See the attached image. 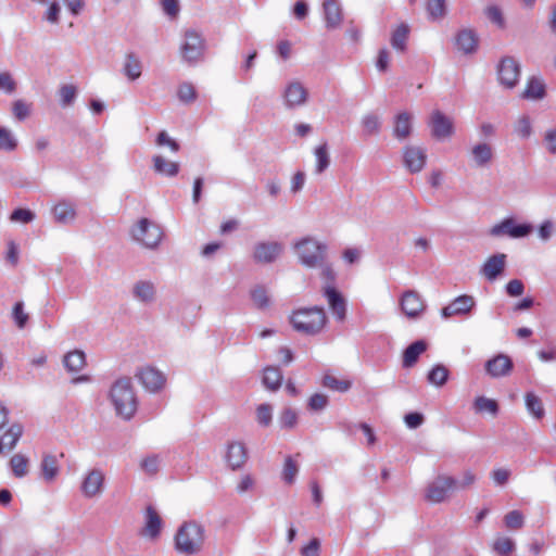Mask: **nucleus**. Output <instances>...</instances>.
I'll return each instance as SVG.
<instances>
[{"label": "nucleus", "mask_w": 556, "mask_h": 556, "mask_svg": "<svg viewBox=\"0 0 556 556\" xmlns=\"http://www.w3.org/2000/svg\"><path fill=\"white\" fill-rule=\"evenodd\" d=\"M198 93L191 83L184 81L177 87V98L185 104H191L197 100Z\"/></svg>", "instance_id": "de8ad7c7"}, {"label": "nucleus", "mask_w": 556, "mask_h": 556, "mask_svg": "<svg viewBox=\"0 0 556 556\" xmlns=\"http://www.w3.org/2000/svg\"><path fill=\"white\" fill-rule=\"evenodd\" d=\"M505 526L508 529L518 530L525 525V517L520 510H511L504 518Z\"/></svg>", "instance_id": "052dcab7"}, {"label": "nucleus", "mask_w": 556, "mask_h": 556, "mask_svg": "<svg viewBox=\"0 0 556 556\" xmlns=\"http://www.w3.org/2000/svg\"><path fill=\"white\" fill-rule=\"evenodd\" d=\"M473 408L478 414H489L492 417H495L498 413V405L496 401L485 396L476 397Z\"/></svg>", "instance_id": "37998d69"}, {"label": "nucleus", "mask_w": 556, "mask_h": 556, "mask_svg": "<svg viewBox=\"0 0 556 556\" xmlns=\"http://www.w3.org/2000/svg\"><path fill=\"white\" fill-rule=\"evenodd\" d=\"M485 370L493 378L504 377L513 370V362L509 356L498 354L485 363Z\"/></svg>", "instance_id": "a878e982"}, {"label": "nucleus", "mask_w": 556, "mask_h": 556, "mask_svg": "<svg viewBox=\"0 0 556 556\" xmlns=\"http://www.w3.org/2000/svg\"><path fill=\"white\" fill-rule=\"evenodd\" d=\"M291 249L298 263L307 269H315L321 266L328 258L329 247L327 242L314 236H303L292 242Z\"/></svg>", "instance_id": "f03ea898"}, {"label": "nucleus", "mask_w": 556, "mask_h": 556, "mask_svg": "<svg viewBox=\"0 0 556 556\" xmlns=\"http://www.w3.org/2000/svg\"><path fill=\"white\" fill-rule=\"evenodd\" d=\"M500 84L506 89H513L520 78V64L511 56H505L497 66Z\"/></svg>", "instance_id": "2eb2a0df"}, {"label": "nucleus", "mask_w": 556, "mask_h": 556, "mask_svg": "<svg viewBox=\"0 0 556 556\" xmlns=\"http://www.w3.org/2000/svg\"><path fill=\"white\" fill-rule=\"evenodd\" d=\"M289 320L295 331L306 336H315L325 328L327 316L323 307H303L293 311Z\"/></svg>", "instance_id": "20e7f679"}, {"label": "nucleus", "mask_w": 556, "mask_h": 556, "mask_svg": "<svg viewBox=\"0 0 556 556\" xmlns=\"http://www.w3.org/2000/svg\"><path fill=\"white\" fill-rule=\"evenodd\" d=\"M24 432L23 426L12 424L0 437V455L7 454L15 448Z\"/></svg>", "instance_id": "bb28decb"}, {"label": "nucleus", "mask_w": 556, "mask_h": 556, "mask_svg": "<svg viewBox=\"0 0 556 556\" xmlns=\"http://www.w3.org/2000/svg\"><path fill=\"white\" fill-rule=\"evenodd\" d=\"M429 126L431 135L438 140H445L454 134L453 119L439 110L431 112Z\"/></svg>", "instance_id": "a211bd4d"}, {"label": "nucleus", "mask_w": 556, "mask_h": 556, "mask_svg": "<svg viewBox=\"0 0 556 556\" xmlns=\"http://www.w3.org/2000/svg\"><path fill=\"white\" fill-rule=\"evenodd\" d=\"M427 151L419 146H406L403 149V163L410 174L420 173L427 164Z\"/></svg>", "instance_id": "6ab92c4d"}, {"label": "nucleus", "mask_w": 556, "mask_h": 556, "mask_svg": "<svg viewBox=\"0 0 556 556\" xmlns=\"http://www.w3.org/2000/svg\"><path fill=\"white\" fill-rule=\"evenodd\" d=\"M285 250L279 241H262L255 244L253 260L257 264H271L280 258Z\"/></svg>", "instance_id": "ddd939ff"}, {"label": "nucleus", "mask_w": 556, "mask_h": 556, "mask_svg": "<svg viewBox=\"0 0 556 556\" xmlns=\"http://www.w3.org/2000/svg\"><path fill=\"white\" fill-rule=\"evenodd\" d=\"M514 134L520 139H528L532 135V122L527 115H521L514 124Z\"/></svg>", "instance_id": "09e8293b"}, {"label": "nucleus", "mask_w": 556, "mask_h": 556, "mask_svg": "<svg viewBox=\"0 0 556 556\" xmlns=\"http://www.w3.org/2000/svg\"><path fill=\"white\" fill-rule=\"evenodd\" d=\"M251 299L257 308H267L270 300L267 290L264 287L257 286L251 290Z\"/></svg>", "instance_id": "603ef678"}, {"label": "nucleus", "mask_w": 556, "mask_h": 556, "mask_svg": "<svg viewBox=\"0 0 556 556\" xmlns=\"http://www.w3.org/2000/svg\"><path fill=\"white\" fill-rule=\"evenodd\" d=\"M324 296L327 300L330 311L338 321H344L346 318V301L343 295L334 288L324 286Z\"/></svg>", "instance_id": "5701e85b"}, {"label": "nucleus", "mask_w": 556, "mask_h": 556, "mask_svg": "<svg viewBox=\"0 0 556 556\" xmlns=\"http://www.w3.org/2000/svg\"><path fill=\"white\" fill-rule=\"evenodd\" d=\"M448 379V369L443 365H435L428 374L429 383L443 387Z\"/></svg>", "instance_id": "8fccbe9b"}, {"label": "nucleus", "mask_w": 556, "mask_h": 556, "mask_svg": "<svg viewBox=\"0 0 556 556\" xmlns=\"http://www.w3.org/2000/svg\"><path fill=\"white\" fill-rule=\"evenodd\" d=\"M427 349V345L424 341H416L412 343L405 351L403 355V366L412 367Z\"/></svg>", "instance_id": "e433bc0d"}, {"label": "nucleus", "mask_w": 556, "mask_h": 556, "mask_svg": "<svg viewBox=\"0 0 556 556\" xmlns=\"http://www.w3.org/2000/svg\"><path fill=\"white\" fill-rule=\"evenodd\" d=\"M308 100V89L298 79L288 81L281 90V101L286 110L303 108L307 104Z\"/></svg>", "instance_id": "1a4fd4ad"}, {"label": "nucleus", "mask_w": 556, "mask_h": 556, "mask_svg": "<svg viewBox=\"0 0 556 556\" xmlns=\"http://www.w3.org/2000/svg\"><path fill=\"white\" fill-rule=\"evenodd\" d=\"M408 34L409 27L407 24L402 23L397 25L391 36L392 47L400 52L405 51Z\"/></svg>", "instance_id": "4c0bfd02"}, {"label": "nucleus", "mask_w": 556, "mask_h": 556, "mask_svg": "<svg viewBox=\"0 0 556 556\" xmlns=\"http://www.w3.org/2000/svg\"><path fill=\"white\" fill-rule=\"evenodd\" d=\"M53 220L61 225H71L76 220L77 211L75 204L70 200H60L51 207Z\"/></svg>", "instance_id": "b1692460"}, {"label": "nucleus", "mask_w": 556, "mask_h": 556, "mask_svg": "<svg viewBox=\"0 0 556 556\" xmlns=\"http://www.w3.org/2000/svg\"><path fill=\"white\" fill-rule=\"evenodd\" d=\"M525 403L528 413L535 419L543 418L545 410L541 399L532 392H528L525 395Z\"/></svg>", "instance_id": "ea45409f"}, {"label": "nucleus", "mask_w": 556, "mask_h": 556, "mask_svg": "<svg viewBox=\"0 0 556 556\" xmlns=\"http://www.w3.org/2000/svg\"><path fill=\"white\" fill-rule=\"evenodd\" d=\"M10 468L16 478H24L28 473L29 459L25 455L17 453L10 459Z\"/></svg>", "instance_id": "79ce46f5"}, {"label": "nucleus", "mask_w": 556, "mask_h": 556, "mask_svg": "<svg viewBox=\"0 0 556 556\" xmlns=\"http://www.w3.org/2000/svg\"><path fill=\"white\" fill-rule=\"evenodd\" d=\"M162 228L148 218H140L130 229L131 239L144 249H156L163 239Z\"/></svg>", "instance_id": "423d86ee"}, {"label": "nucleus", "mask_w": 556, "mask_h": 556, "mask_svg": "<svg viewBox=\"0 0 556 556\" xmlns=\"http://www.w3.org/2000/svg\"><path fill=\"white\" fill-rule=\"evenodd\" d=\"M530 224H517L511 217L505 218L502 222L493 225L489 231L492 237H509L513 239L525 238L532 231Z\"/></svg>", "instance_id": "9b49d317"}, {"label": "nucleus", "mask_w": 556, "mask_h": 556, "mask_svg": "<svg viewBox=\"0 0 556 556\" xmlns=\"http://www.w3.org/2000/svg\"><path fill=\"white\" fill-rule=\"evenodd\" d=\"M476 306V300L472 295L462 294L455 298L448 305L441 309V316L445 319L453 316L469 314Z\"/></svg>", "instance_id": "4be33fe9"}, {"label": "nucleus", "mask_w": 556, "mask_h": 556, "mask_svg": "<svg viewBox=\"0 0 556 556\" xmlns=\"http://www.w3.org/2000/svg\"><path fill=\"white\" fill-rule=\"evenodd\" d=\"M35 218V214L27 208H16L12 212L10 219L14 223H23L27 224L33 222Z\"/></svg>", "instance_id": "774afa93"}, {"label": "nucleus", "mask_w": 556, "mask_h": 556, "mask_svg": "<svg viewBox=\"0 0 556 556\" xmlns=\"http://www.w3.org/2000/svg\"><path fill=\"white\" fill-rule=\"evenodd\" d=\"M206 50L205 40L195 29H186L178 47L181 61L189 65H195L203 60Z\"/></svg>", "instance_id": "39448f33"}, {"label": "nucleus", "mask_w": 556, "mask_h": 556, "mask_svg": "<svg viewBox=\"0 0 556 556\" xmlns=\"http://www.w3.org/2000/svg\"><path fill=\"white\" fill-rule=\"evenodd\" d=\"M12 112L17 121H25L30 115V104L21 99L16 100L12 104Z\"/></svg>", "instance_id": "e2e57ef3"}, {"label": "nucleus", "mask_w": 556, "mask_h": 556, "mask_svg": "<svg viewBox=\"0 0 556 556\" xmlns=\"http://www.w3.org/2000/svg\"><path fill=\"white\" fill-rule=\"evenodd\" d=\"M224 458L230 469L237 470L242 468L248 460L245 444L238 440L228 441Z\"/></svg>", "instance_id": "412c9836"}, {"label": "nucleus", "mask_w": 556, "mask_h": 556, "mask_svg": "<svg viewBox=\"0 0 556 556\" xmlns=\"http://www.w3.org/2000/svg\"><path fill=\"white\" fill-rule=\"evenodd\" d=\"M428 18L432 22L442 21L446 15L445 0H428L426 5Z\"/></svg>", "instance_id": "a19ab883"}, {"label": "nucleus", "mask_w": 556, "mask_h": 556, "mask_svg": "<svg viewBox=\"0 0 556 556\" xmlns=\"http://www.w3.org/2000/svg\"><path fill=\"white\" fill-rule=\"evenodd\" d=\"M135 377L149 393H159L166 386V376L160 369L151 365H144L137 369Z\"/></svg>", "instance_id": "9d476101"}, {"label": "nucleus", "mask_w": 556, "mask_h": 556, "mask_svg": "<svg viewBox=\"0 0 556 556\" xmlns=\"http://www.w3.org/2000/svg\"><path fill=\"white\" fill-rule=\"evenodd\" d=\"M273 419V408L269 404H261L256 408V420L263 427H268Z\"/></svg>", "instance_id": "680f3d73"}, {"label": "nucleus", "mask_w": 556, "mask_h": 556, "mask_svg": "<svg viewBox=\"0 0 556 556\" xmlns=\"http://www.w3.org/2000/svg\"><path fill=\"white\" fill-rule=\"evenodd\" d=\"M484 14L488 17V20L494 25H496L498 28H505L506 22L500 7L489 5L484 9Z\"/></svg>", "instance_id": "5fc2aeb1"}, {"label": "nucleus", "mask_w": 556, "mask_h": 556, "mask_svg": "<svg viewBox=\"0 0 556 556\" xmlns=\"http://www.w3.org/2000/svg\"><path fill=\"white\" fill-rule=\"evenodd\" d=\"M454 47L464 55L475 54L479 49L478 33L470 27L458 29L454 36Z\"/></svg>", "instance_id": "f3484780"}, {"label": "nucleus", "mask_w": 556, "mask_h": 556, "mask_svg": "<svg viewBox=\"0 0 556 556\" xmlns=\"http://www.w3.org/2000/svg\"><path fill=\"white\" fill-rule=\"evenodd\" d=\"M400 307L407 318L417 319L425 313L427 305L417 291L406 290L400 298Z\"/></svg>", "instance_id": "4468645a"}, {"label": "nucleus", "mask_w": 556, "mask_h": 556, "mask_svg": "<svg viewBox=\"0 0 556 556\" xmlns=\"http://www.w3.org/2000/svg\"><path fill=\"white\" fill-rule=\"evenodd\" d=\"M316 269H319V277L324 281V286L334 287L337 271L334 270L333 265L328 262V258L324 261L321 266H317Z\"/></svg>", "instance_id": "3c124183"}, {"label": "nucleus", "mask_w": 556, "mask_h": 556, "mask_svg": "<svg viewBox=\"0 0 556 556\" xmlns=\"http://www.w3.org/2000/svg\"><path fill=\"white\" fill-rule=\"evenodd\" d=\"M477 480V476L472 470H465L462 472L460 477L454 478L455 481V491L467 490L471 488Z\"/></svg>", "instance_id": "bf43d9fd"}, {"label": "nucleus", "mask_w": 556, "mask_h": 556, "mask_svg": "<svg viewBox=\"0 0 556 556\" xmlns=\"http://www.w3.org/2000/svg\"><path fill=\"white\" fill-rule=\"evenodd\" d=\"M106 485L105 472L100 467L87 469L80 479L79 491L84 498L94 500L102 496Z\"/></svg>", "instance_id": "6e6552de"}, {"label": "nucleus", "mask_w": 556, "mask_h": 556, "mask_svg": "<svg viewBox=\"0 0 556 556\" xmlns=\"http://www.w3.org/2000/svg\"><path fill=\"white\" fill-rule=\"evenodd\" d=\"M109 401L117 417L130 420L138 408V397L129 378L117 379L110 388Z\"/></svg>", "instance_id": "7ed1b4c3"}, {"label": "nucleus", "mask_w": 556, "mask_h": 556, "mask_svg": "<svg viewBox=\"0 0 556 556\" xmlns=\"http://www.w3.org/2000/svg\"><path fill=\"white\" fill-rule=\"evenodd\" d=\"M324 15L327 28H338L342 23V12L337 0H325Z\"/></svg>", "instance_id": "c756f323"}, {"label": "nucleus", "mask_w": 556, "mask_h": 556, "mask_svg": "<svg viewBox=\"0 0 556 556\" xmlns=\"http://www.w3.org/2000/svg\"><path fill=\"white\" fill-rule=\"evenodd\" d=\"M164 522L160 514L152 506H148L143 514V526L140 535L149 541L155 542L162 534Z\"/></svg>", "instance_id": "dca6fc26"}, {"label": "nucleus", "mask_w": 556, "mask_h": 556, "mask_svg": "<svg viewBox=\"0 0 556 556\" xmlns=\"http://www.w3.org/2000/svg\"><path fill=\"white\" fill-rule=\"evenodd\" d=\"M16 90V81L9 72L0 73V91L12 94Z\"/></svg>", "instance_id": "338daca9"}, {"label": "nucleus", "mask_w": 556, "mask_h": 556, "mask_svg": "<svg viewBox=\"0 0 556 556\" xmlns=\"http://www.w3.org/2000/svg\"><path fill=\"white\" fill-rule=\"evenodd\" d=\"M153 169L157 175L164 177H175L178 175L180 165L178 162L165 159L161 154H156L152 157Z\"/></svg>", "instance_id": "cd10ccee"}, {"label": "nucleus", "mask_w": 556, "mask_h": 556, "mask_svg": "<svg viewBox=\"0 0 556 556\" xmlns=\"http://www.w3.org/2000/svg\"><path fill=\"white\" fill-rule=\"evenodd\" d=\"M12 318L15 326L20 329H23L28 321V314L24 309L23 302H16L12 308Z\"/></svg>", "instance_id": "4d7b16f0"}, {"label": "nucleus", "mask_w": 556, "mask_h": 556, "mask_svg": "<svg viewBox=\"0 0 556 556\" xmlns=\"http://www.w3.org/2000/svg\"><path fill=\"white\" fill-rule=\"evenodd\" d=\"M159 147H168L172 152L177 153L180 149L179 143L173 139L165 130L159 132L155 139Z\"/></svg>", "instance_id": "69168bd1"}, {"label": "nucleus", "mask_w": 556, "mask_h": 556, "mask_svg": "<svg viewBox=\"0 0 556 556\" xmlns=\"http://www.w3.org/2000/svg\"><path fill=\"white\" fill-rule=\"evenodd\" d=\"M323 386L330 390L344 393L352 387V381L345 379H339L333 375L327 374L323 378Z\"/></svg>", "instance_id": "49530a36"}, {"label": "nucleus", "mask_w": 556, "mask_h": 556, "mask_svg": "<svg viewBox=\"0 0 556 556\" xmlns=\"http://www.w3.org/2000/svg\"><path fill=\"white\" fill-rule=\"evenodd\" d=\"M78 93V88L73 84H66L60 87L58 91L60 105L62 108H68L73 105Z\"/></svg>", "instance_id": "a18cd8bd"}, {"label": "nucleus", "mask_w": 556, "mask_h": 556, "mask_svg": "<svg viewBox=\"0 0 556 556\" xmlns=\"http://www.w3.org/2000/svg\"><path fill=\"white\" fill-rule=\"evenodd\" d=\"M132 295L142 304H152L157 296L156 286L151 280H138L132 286Z\"/></svg>", "instance_id": "393cba45"}, {"label": "nucleus", "mask_w": 556, "mask_h": 556, "mask_svg": "<svg viewBox=\"0 0 556 556\" xmlns=\"http://www.w3.org/2000/svg\"><path fill=\"white\" fill-rule=\"evenodd\" d=\"M142 62L137 55L129 53L125 56L123 74L129 81L139 79L142 75Z\"/></svg>", "instance_id": "2f4dec72"}, {"label": "nucleus", "mask_w": 556, "mask_h": 556, "mask_svg": "<svg viewBox=\"0 0 556 556\" xmlns=\"http://www.w3.org/2000/svg\"><path fill=\"white\" fill-rule=\"evenodd\" d=\"M494 147L488 141L473 142L468 150V159L473 168H489L494 160Z\"/></svg>", "instance_id": "f8f14e48"}, {"label": "nucleus", "mask_w": 556, "mask_h": 556, "mask_svg": "<svg viewBox=\"0 0 556 556\" xmlns=\"http://www.w3.org/2000/svg\"><path fill=\"white\" fill-rule=\"evenodd\" d=\"M515 548V543L510 538L500 536L493 543V551L501 556L509 555Z\"/></svg>", "instance_id": "6e6d98bb"}, {"label": "nucleus", "mask_w": 556, "mask_h": 556, "mask_svg": "<svg viewBox=\"0 0 556 556\" xmlns=\"http://www.w3.org/2000/svg\"><path fill=\"white\" fill-rule=\"evenodd\" d=\"M40 471L46 482H53L60 472V466L56 456L53 454H45L40 463Z\"/></svg>", "instance_id": "7c9ffc66"}, {"label": "nucleus", "mask_w": 556, "mask_h": 556, "mask_svg": "<svg viewBox=\"0 0 556 556\" xmlns=\"http://www.w3.org/2000/svg\"><path fill=\"white\" fill-rule=\"evenodd\" d=\"M299 472V467L296 463L289 456L285 460V466L282 470V480L287 484H292L295 481L296 475Z\"/></svg>", "instance_id": "13d9d810"}, {"label": "nucleus", "mask_w": 556, "mask_h": 556, "mask_svg": "<svg viewBox=\"0 0 556 556\" xmlns=\"http://www.w3.org/2000/svg\"><path fill=\"white\" fill-rule=\"evenodd\" d=\"M545 97V85L539 77H530L526 84V88L521 93V98L526 100H541Z\"/></svg>", "instance_id": "473e14b6"}, {"label": "nucleus", "mask_w": 556, "mask_h": 556, "mask_svg": "<svg viewBox=\"0 0 556 556\" xmlns=\"http://www.w3.org/2000/svg\"><path fill=\"white\" fill-rule=\"evenodd\" d=\"M281 428L292 429L298 424V414L291 408H285L279 416Z\"/></svg>", "instance_id": "0e129e2a"}, {"label": "nucleus", "mask_w": 556, "mask_h": 556, "mask_svg": "<svg viewBox=\"0 0 556 556\" xmlns=\"http://www.w3.org/2000/svg\"><path fill=\"white\" fill-rule=\"evenodd\" d=\"M315 174L324 173L330 166V155L327 142H323L314 149Z\"/></svg>", "instance_id": "f704fd0d"}, {"label": "nucleus", "mask_w": 556, "mask_h": 556, "mask_svg": "<svg viewBox=\"0 0 556 556\" xmlns=\"http://www.w3.org/2000/svg\"><path fill=\"white\" fill-rule=\"evenodd\" d=\"M361 126L364 135H377L380 131L381 127L380 117L374 113L365 114L361 119Z\"/></svg>", "instance_id": "c03bdc74"}, {"label": "nucleus", "mask_w": 556, "mask_h": 556, "mask_svg": "<svg viewBox=\"0 0 556 556\" xmlns=\"http://www.w3.org/2000/svg\"><path fill=\"white\" fill-rule=\"evenodd\" d=\"M507 255L505 253H496L489 256L480 267V275L489 282L498 279L506 268Z\"/></svg>", "instance_id": "aec40b11"}, {"label": "nucleus", "mask_w": 556, "mask_h": 556, "mask_svg": "<svg viewBox=\"0 0 556 556\" xmlns=\"http://www.w3.org/2000/svg\"><path fill=\"white\" fill-rule=\"evenodd\" d=\"M206 530L195 520L184 521L176 530L173 544L174 549L181 556H198L205 546Z\"/></svg>", "instance_id": "f257e3e1"}, {"label": "nucleus", "mask_w": 556, "mask_h": 556, "mask_svg": "<svg viewBox=\"0 0 556 556\" xmlns=\"http://www.w3.org/2000/svg\"><path fill=\"white\" fill-rule=\"evenodd\" d=\"M160 464L157 455H148L140 460L139 466L144 473L154 476L160 469Z\"/></svg>", "instance_id": "864d4df0"}, {"label": "nucleus", "mask_w": 556, "mask_h": 556, "mask_svg": "<svg viewBox=\"0 0 556 556\" xmlns=\"http://www.w3.org/2000/svg\"><path fill=\"white\" fill-rule=\"evenodd\" d=\"M18 147L15 134L5 126H0V151L13 152Z\"/></svg>", "instance_id": "58836bf2"}, {"label": "nucleus", "mask_w": 556, "mask_h": 556, "mask_svg": "<svg viewBox=\"0 0 556 556\" xmlns=\"http://www.w3.org/2000/svg\"><path fill=\"white\" fill-rule=\"evenodd\" d=\"M455 492L454 477L439 475L425 488L424 500L429 504H441L450 500Z\"/></svg>", "instance_id": "0eeeda50"}, {"label": "nucleus", "mask_w": 556, "mask_h": 556, "mask_svg": "<svg viewBox=\"0 0 556 556\" xmlns=\"http://www.w3.org/2000/svg\"><path fill=\"white\" fill-rule=\"evenodd\" d=\"M86 354L80 350H74L66 353L63 357V365L71 374L81 371L86 366Z\"/></svg>", "instance_id": "72a5a7b5"}, {"label": "nucleus", "mask_w": 556, "mask_h": 556, "mask_svg": "<svg viewBox=\"0 0 556 556\" xmlns=\"http://www.w3.org/2000/svg\"><path fill=\"white\" fill-rule=\"evenodd\" d=\"M414 116L408 112H400L394 117L393 135L399 140H404L409 137L413 128Z\"/></svg>", "instance_id": "c85d7f7f"}, {"label": "nucleus", "mask_w": 556, "mask_h": 556, "mask_svg": "<svg viewBox=\"0 0 556 556\" xmlns=\"http://www.w3.org/2000/svg\"><path fill=\"white\" fill-rule=\"evenodd\" d=\"M282 374L278 367L267 366L263 370V384L270 391H277L281 387Z\"/></svg>", "instance_id": "c9c22d12"}]
</instances>
